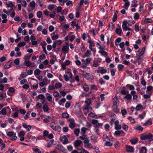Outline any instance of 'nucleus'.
<instances>
[{"mask_svg": "<svg viewBox=\"0 0 153 153\" xmlns=\"http://www.w3.org/2000/svg\"><path fill=\"white\" fill-rule=\"evenodd\" d=\"M54 5L53 4H51L48 6V9L50 10L53 9L54 8Z\"/></svg>", "mask_w": 153, "mask_h": 153, "instance_id": "nucleus-62", "label": "nucleus"}, {"mask_svg": "<svg viewBox=\"0 0 153 153\" xmlns=\"http://www.w3.org/2000/svg\"><path fill=\"white\" fill-rule=\"evenodd\" d=\"M84 110H88V111L90 110H91L92 109V108L89 105H85L83 106V108Z\"/></svg>", "mask_w": 153, "mask_h": 153, "instance_id": "nucleus-17", "label": "nucleus"}, {"mask_svg": "<svg viewBox=\"0 0 153 153\" xmlns=\"http://www.w3.org/2000/svg\"><path fill=\"white\" fill-rule=\"evenodd\" d=\"M14 63L16 65H18L19 64V59L17 58L14 61Z\"/></svg>", "mask_w": 153, "mask_h": 153, "instance_id": "nucleus-46", "label": "nucleus"}, {"mask_svg": "<svg viewBox=\"0 0 153 153\" xmlns=\"http://www.w3.org/2000/svg\"><path fill=\"white\" fill-rule=\"evenodd\" d=\"M128 24V22L124 20L123 21L122 26L124 31H126V28L127 27V25Z\"/></svg>", "mask_w": 153, "mask_h": 153, "instance_id": "nucleus-12", "label": "nucleus"}, {"mask_svg": "<svg viewBox=\"0 0 153 153\" xmlns=\"http://www.w3.org/2000/svg\"><path fill=\"white\" fill-rule=\"evenodd\" d=\"M79 132L80 130L79 129H76L74 131V133L77 136L79 135Z\"/></svg>", "mask_w": 153, "mask_h": 153, "instance_id": "nucleus-43", "label": "nucleus"}, {"mask_svg": "<svg viewBox=\"0 0 153 153\" xmlns=\"http://www.w3.org/2000/svg\"><path fill=\"white\" fill-rule=\"evenodd\" d=\"M46 94H48V95L47 97V100L49 102H52V98L51 95L50 94L48 93Z\"/></svg>", "mask_w": 153, "mask_h": 153, "instance_id": "nucleus-27", "label": "nucleus"}, {"mask_svg": "<svg viewBox=\"0 0 153 153\" xmlns=\"http://www.w3.org/2000/svg\"><path fill=\"white\" fill-rule=\"evenodd\" d=\"M135 129L136 130H139L141 131L143 130V128L140 126H137L135 128Z\"/></svg>", "mask_w": 153, "mask_h": 153, "instance_id": "nucleus-31", "label": "nucleus"}, {"mask_svg": "<svg viewBox=\"0 0 153 153\" xmlns=\"http://www.w3.org/2000/svg\"><path fill=\"white\" fill-rule=\"evenodd\" d=\"M6 5L8 7H10L12 10H13V9L12 8L14 7V5L11 2H9L8 4L6 3Z\"/></svg>", "mask_w": 153, "mask_h": 153, "instance_id": "nucleus-26", "label": "nucleus"}, {"mask_svg": "<svg viewBox=\"0 0 153 153\" xmlns=\"http://www.w3.org/2000/svg\"><path fill=\"white\" fill-rule=\"evenodd\" d=\"M38 98L40 100H43L45 98L44 95L42 94H40L38 95Z\"/></svg>", "mask_w": 153, "mask_h": 153, "instance_id": "nucleus-42", "label": "nucleus"}, {"mask_svg": "<svg viewBox=\"0 0 153 153\" xmlns=\"http://www.w3.org/2000/svg\"><path fill=\"white\" fill-rule=\"evenodd\" d=\"M69 39L70 41L72 42L75 38L76 37L75 35H73L71 36H69Z\"/></svg>", "mask_w": 153, "mask_h": 153, "instance_id": "nucleus-44", "label": "nucleus"}, {"mask_svg": "<svg viewBox=\"0 0 153 153\" xmlns=\"http://www.w3.org/2000/svg\"><path fill=\"white\" fill-rule=\"evenodd\" d=\"M56 148L58 150L63 152H65V148L61 144L57 145Z\"/></svg>", "mask_w": 153, "mask_h": 153, "instance_id": "nucleus-7", "label": "nucleus"}, {"mask_svg": "<svg viewBox=\"0 0 153 153\" xmlns=\"http://www.w3.org/2000/svg\"><path fill=\"white\" fill-rule=\"evenodd\" d=\"M43 29V27L41 25H39L37 28V30L38 31H41Z\"/></svg>", "mask_w": 153, "mask_h": 153, "instance_id": "nucleus-64", "label": "nucleus"}, {"mask_svg": "<svg viewBox=\"0 0 153 153\" xmlns=\"http://www.w3.org/2000/svg\"><path fill=\"white\" fill-rule=\"evenodd\" d=\"M117 67L119 70L120 71L123 68L124 66L122 65L119 64L118 65Z\"/></svg>", "mask_w": 153, "mask_h": 153, "instance_id": "nucleus-50", "label": "nucleus"}, {"mask_svg": "<svg viewBox=\"0 0 153 153\" xmlns=\"http://www.w3.org/2000/svg\"><path fill=\"white\" fill-rule=\"evenodd\" d=\"M105 144L107 146H112V143L109 142V141H107L106 142Z\"/></svg>", "mask_w": 153, "mask_h": 153, "instance_id": "nucleus-45", "label": "nucleus"}, {"mask_svg": "<svg viewBox=\"0 0 153 153\" xmlns=\"http://www.w3.org/2000/svg\"><path fill=\"white\" fill-rule=\"evenodd\" d=\"M58 36L57 35H55L53 36H52L51 37L52 39L53 40H55L57 39L58 38Z\"/></svg>", "mask_w": 153, "mask_h": 153, "instance_id": "nucleus-56", "label": "nucleus"}, {"mask_svg": "<svg viewBox=\"0 0 153 153\" xmlns=\"http://www.w3.org/2000/svg\"><path fill=\"white\" fill-rule=\"evenodd\" d=\"M99 53L101 54L102 55L105 56V57L108 56V53L105 51V49L103 48L100 49Z\"/></svg>", "mask_w": 153, "mask_h": 153, "instance_id": "nucleus-8", "label": "nucleus"}, {"mask_svg": "<svg viewBox=\"0 0 153 153\" xmlns=\"http://www.w3.org/2000/svg\"><path fill=\"white\" fill-rule=\"evenodd\" d=\"M26 43L25 42H19L17 45L18 47L20 48L22 46H24L25 45Z\"/></svg>", "mask_w": 153, "mask_h": 153, "instance_id": "nucleus-29", "label": "nucleus"}, {"mask_svg": "<svg viewBox=\"0 0 153 153\" xmlns=\"http://www.w3.org/2000/svg\"><path fill=\"white\" fill-rule=\"evenodd\" d=\"M126 150L129 152H133L134 151V148L132 146H127L126 147Z\"/></svg>", "mask_w": 153, "mask_h": 153, "instance_id": "nucleus-9", "label": "nucleus"}, {"mask_svg": "<svg viewBox=\"0 0 153 153\" xmlns=\"http://www.w3.org/2000/svg\"><path fill=\"white\" fill-rule=\"evenodd\" d=\"M130 4V3L129 1L126 2L124 5V8H125L126 10H127Z\"/></svg>", "mask_w": 153, "mask_h": 153, "instance_id": "nucleus-23", "label": "nucleus"}, {"mask_svg": "<svg viewBox=\"0 0 153 153\" xmlns=\"http://www.w3.org/2000/svg\"><path fill=\"white\" fill-rule=\"evenodd\" d=\"M7 135L8 136L12 137L14 135V132L13 131H9L7 133Z\"/></svg>", "mask_w": 153, "mask_h": 153, "instance_id": "nucleus-41", "label": "nucleus"}, {"mask_svg": "<svg viewBox=\"0 0 153 153\" xmlns=\"http://www.w3.org/2000/svg\"><path fill=\"white\" fill-rule=\"evenodd\" d=\"M65 98H63L60 100L59 102L58 103L60 105H61L63 103L65 102Z\"/></svg>", "mask_w": 153, "mask_h": 153, "instance_id": "nucleus-39", "label": "nucleus"}, {"mask_svg": "<svg viewBox=\"0 0 153 153\" xmlns=\"http://www.w3.org/2000/svg\"><path fill=\"white\" fill-rule=\"evenodd\" d=\"M84 143L88 147H89L91 144L89 143V140L88 139L85 140L84 141Z\"/></svg>", "mask_w": 153, "mask_h": 153, "instance_id": "nucleus-24", "label": "nucleus"}, {"mask_svg": "<svg viewBox=\"0 0 153 153\" xmlns=\"http://www.w3.org/2000/svg\"><path fill=\"white\" fill-rule=\"evenodd\" d=\"M43 109L44 112H48L49 110V108L48 105H44L43 106Z\"/></svg>", "mask_w": 153, "mask_h": 153, "instance_id": "nucleus-25", "label": "nucleus"}, {"mask_svg": "<svg viewBox=\"0 0 153 153\" xmlns=\"http://www.w3.org/2000/svg\"><path fill=\"white\" fill-rule=\"evenodd\" d=\"M40 71L39 69H37L35 70L34 71V74L35 75H39L40 74Z\"/></svg>", "mask_w": 153, "mask_h": 153, "instance_id": "nucleus-38", "label": "nucleus"}, {"mask_svg": "<svg viewBox=\"0 0 153 153\" xmlns=\"http://www.w3.org/2000/svg\"><path fill=\"white\" fill-rule=\"evenodd\" d=\"M128 119L130 120L131 123H135L134 119L132 118L131 117H129Z\"/></svg>", "mask_w": 153, "mask_h": 153, "instance_id": "nucleus-54", "label": "nucleus"}, {"mask_svg": "<svg viewBox=\"0 0 153 153\" xmlns=\"http://www.w3.org/2000/svg\"><path fill=\"white\" fill-rule=\"evenodd\" d=\"M87 130V128L85 127H83L82 128L81 133L82 134H84Z\"/></svg>", "mask_w": 153, "mask_h": 153, "instance_id": "nucleus-36", "label": "nucleus"}, {"mask_svg": "<svg viewBox=\"0 0 153 153\" xmlns=\"http://www.w3.org/2000/svg\"><path fill=\"white\" fill-rule=\"evenodd\" d=\"M91 54V52L89 50H88L85 53L84 55L82 56L83 58H85L86 57H89Z\"/></svg>", "mask_w": 153, "mask_h": 153, "instance_id": "nucleus-16", "label": "nucleus"}, {"mask_svg": "<svg viewBox=\"0 0 153 153\" xmlns=\"http://www.w3.org/2000/svg\"><path fill=\"white\" fill-rule=\"evenodd\" d=\"M12 64V61H9L4 65V69H8L10 68Z\"/></svg>", "mask_w": 153, "mask_h": 153, "instance_id": "nucleus-10", "label": "nucleus"}, {"mask_svg": "<svg viewBox=\"0 0 153 153\" xmlns=\"http://www.w3.org/2000/svg\"><path fill=\"white\" fill-rule=\"evenodd\" d=\"M152 124V122L151 119H149L146 121V123L143 125L144 126H150Z\"/></svg>", "mask_w": 153, "mask_h": 153, "instance_id": "nucleus-20", "label": "nucleus"}, {"mask_svg": "<svg viewBox=\"0 0 153 153\" xmlns=\"http://www.w3.org/2000/svg\"><path fill=\"white\" fill-rule=\"evenodd\" d=\"M22 126L25 128L27 129L28 131H29L31 128V126H30L27 125L25 123H23Z\"/></svg>", "mask_w": 153, "mask_h": 153, "instance_id": "nucleus-13", "label": "nucleus"}, {"mask_svg": "<svg viewBox=\"0 0 153 153\" xmlns=\"http://www.w3.org/2000/svg\"><path fill=\"white\" fill-rule=\"evenodd\" d=\"M92 123L94 125V127L95 128H98L102 125V123H99L98 120H92Z\"/></svg>", "mask_w": 153, "mask_h": 153, "instance_id": "nucleus-3", "label": "nucleus"}, {"mask_svg": "<svg viewBox=\"0 0 153 153\" xmlns=\"http://www.w3.org/2000/svg\"><path fill=\"white\" fill-rule=\"evenodd\" d=\"M131 95L130 94H128L124 97V99H126L128 100H131Z\"/></svg>", "mask_w": 153, "mask_h": 153, "instance_id": "nucleus-32", "label": "nucleus"}, {"mask_svg": "<svg viewBox=\"0 0 153 153\" xmlns=\"http://www.w3.org/2000/svg\"><path fill=\"white\" fill-rule=\"evenodd\" d=\"M140 139L142 140H153V135L151 133L145 135L142 134L140 137Z\"/></svg>", "mask_w": 153, "mask_h": 153, "instance_id": "nucleus-1", "label": "nucleus"}, {"mask_svg": "<svg viewBox=\"0 0 153 153\" xmlns=\"http://www.w3.org/2000/svg\"><path fill=\"white\" fill-rule=\"evenodd\" d=\"M103 140L106 142L109 141L110 140L109 138L108 137V136L105 135H103Z\"/></svg>", "mask_w": 153, "mask_h": 153, "instance_id": "nucleus-35", "label": "nucleus"}, {"mask_svg": "<svg viewBox=\"0 0 153 153\" xmlns=\"http://www.w3.org/2000/svg\"><path fill=\"white\" fill-rule=\"evenodd\" d=\"M30 56V55H28L25 56L24 58L25 61H26L27 60H29Z\"/></svg>", "mask_w": 153, "mask_h": 153, "instance_id": "nucleus-55", "label": "nucleus"}, {"mask_svg": "<svg viewBox=\"0 0 153 153\" xmlns=\"http://www.w3.org/2000/svg\"><path fill=\"white\" fill-rule=\"evenodd\" d=\"M142 107V105L140 104H138L137 105L136 107V109L137 111L140 110Z\"/></svg>", "mask_w": 153, "mask_h": 153, "instance_id": "nucleus-53", "label": "nucleus"}, {"mask_svg": "<svg viewBox=\"0 0 153 153\" xmlns=\"http://www.w3.org/2000/svg\"><path fill=\"white\" fill-rule=\"evenodd\" d=\"M152 89H153V87L151 86H149L147 87V91H151Z\"/></svg>", "mask_w": 153, "mask_h": 153, "instance_id": "nucleus-63", "label": "nucleus"}, {"mask_svg": "<svg viewBox=\"0 0 153 153\" xmlns=\"http://www.w3.org/2000/svg\"><path fill=\"white\" fill-rule=\"evenodd\" d=\"M50 127L55 131H61V127L55 123L51 122L50 123Z\"/></svg>", "mask_w": 153, "mask_h": 153, "instance_id": "nucleus-2", "label": "nucleus"}, {"mask_svg": "<svg viewBox=\"0 0 153 153\" xmlns=\"http://www.w3.org/2000/svg\"><path fill=\"white\" fill-rule=\"evenodd\" d=\"M1 17L2 19H3L2 20V22L4 23H6L7 21V19H6L7 17V15L4 14H3L1 15Z\"/></svg>", "mask_w": 153, "mask_h": 153, "instance_id": "nucleus-15", "label": "nucleus"}, {"mask_svg": "<svg viewBox=\"0 0 153 153\" xmlns=\"http://www.w3.org/2000/svg\"><path fill=\"white\" fill-rule=\"evenodd\" d=\"M86 105H90L91 104V100L90 98H87L85 101Z\"/></svg>", "mask_w": 153, "mask_h": 153, "instance_id": "nucleus-21", "label": "nucleus"}, {"mask_svg": "<svg viewBox=\"0 0 153 153\" xmlns=\"http://www.w3.org/2000/svg\"><path fill=\"white\" fill-rule=\"evenodd\" d=\"M70 122L69 126L70 127L73 129L76 126V123H75V121L74 119L70 118L69 120Z\"/></svg>", "mask_w": 153, "mask_h": 153, "instance_id": "nucleus-4", "label": "nucleus"}, {"mask_svg": "<svg viewBox=\"0 0 153 153\" xmlns=\"http://www.w3.org/2000/svg\"><path fill=\"white\" fill-rule=\"evenodd\" d=\"M83 88L85 91L87 92L89 90V88L87 85L85 84L83 86Z\"/></svg>", "mask_w": 153, "mask_h": 153, "instance_id": "nucleus-30", "label": "nucleus"}, {"mask_svg": "<svg viewBox=\"0 0 153 153\" xmlns=\"http://www.w3.org/2000/svg\"><path fill=\"white\" fill-rule=\"evenodd\" d=\"M42 13L41 11H39L37 13V16L39 18H40L42 17Z\"/></svg>", "mask_w": 153, "mask_h": 153, "instance_id": "nucleus-40", "label": "nucleus"}, {"mask_svg": "<svg viewBox=\"0 0 153 153\" xmlns=\"http://www.w3.org/2000/svg\"><path fill=\"white\" fill-rule=\"evenodd\" d=\"M62 140L63 141V144H66L68 143V138L66 137L65 136H64L62 137Z\"/></svg>", "mask_w": 153, "mask_h": 153, "instance_id": "nucleus-11", "label": "nucleus"}, {"mask_svg": "<svg viewBox=\"0 0 153 153\" xmlns=\"http://www.w3.org/2000/svg\"><path fill=\"white\" fill-rule=\"evenodd\" d=\"M62 86V84L60 82L56 83L55 85V87L56 88H59Z\"/></svg>", "mask_w": 153, "mask_h": 153, "instance_id": "nucleus-33", "label": "nucleus"}, {"mask_svg": "<svg viewBox=\"0 0 153 153\" xmlns=\"http://www.w3.org/2000/svg\"><path fill=\"white\" fill-rule=\"evenodd\" d=\"M66 44V45H64L63 46L62 49V51H63L66 52L68 53L69 51V44L66 42L65 43Z\"/></svg>", "mask_w": 153, "mask_h": 153, "instance_id": "nucleus-6", "label": "nucleus"}, {"mask_svg": "<svg viewBox=\"0 0 153 153\" xmlns=\"http://www.w3.org/2000/svg\"><path fill=\"white\" fill-rule=\"evenodd\" d=\"M8 91L11 93H13L15 91V89L13 87H11L9 88Z\"/></svg>", "mask_w": 153, "mask_h": 153, "instance_id": "nucleus-58", "label": "nucleus"}, {"mask_svg": "<svg viewBox=\"0 0 153 153\" xmlns=\"http://www.w3.org/2000/svg\"><path fill=\"white\" fill-rule=\"evenodd\" d=\"M59 95V93L57 91L54 92L53 94V96L55 97H58Z\"/></svg>", "mask_w": 153, "mask_h": 153, "instance_id": "nucleus-52", "label": "nucleus"}, {"mask_svg": "<svg viewBox=\"0 0 153 153\" xmlns=\"http://www.w3.org/2000/svg\"><path fill=\"white\" fill-rule=\"evenodd\" d=\"M113 106L118 107L119 101L117 97L115 96L113 99Z\"/></svg>", "mask_w": 153, "mask_h": 153, "instance_id": "nucleus-5", "label": "nucleus"}, {"mask_svg": "<svg viewBox=\"0 0 153 153\" xmlns=\"http://www.w3.org/2000/svg\"><path fill=\"white\" fill-rule=\"evenodd\" d=\"M88 80L90 78L92 79L91 76H90V74L88 73L85 74L83 75Z\"/></svg>", "mask_w": 153, "mask_h": 153, "instance_id": "nucleus-22", "label": "nucleus"}, {"mask_svg": "<svg viewBox=\"0 0 153 153\" xmlns=\"http://www.w3.org/2000/svg\"><path fill=\"white\" fill-rule=\"evenodd\" d=\"M91 60V59L90 58H88L86 59L85 61L86 63L87 64H89L90 63Z\"/></svg>", "mask_w": 153, "mask_h": 153, "instance_id": "nucleus-59", "label": "nucleus"}, {"mask_svg": "<svg viewBox=\"0 0 153 153\" xmlns=\"http://www.w3.org/2000/svg\"><path fill=\"white\" fill-rule=\"evenodd\" d=\"M30 7L32 8H34L35 6V3L34 1H32L30 2L29 3Z\"/></svg>", "mask_w": 153, "mask_h": 153, "instance_id": "nucleus-34", "label": "nucleus"}, {"mask_svg": "<svg viewBox=\"0 0 153 153\" xmlns=\"http://www.w3.org/2000/svg\"><path fill=\"white\" fill-rule=\"evenodd\" d=\"M113 110L116 113H118L119 112L120 110L118 108V107H115L114 106H113Z\"/></svg>", "mask_w": 153, "mask_h": 153, "instance_id": "nucleus-37", "label": "nucleus"}, {"mask_svg": "<svg viewBox=\"0 0 153 153\" xmlns=\"http://www.w3.org/2000/svg\"><path fill=\"white\" fill-rule=\"evenodd\" d=\"M138 141V139L137 138H136L135 139L133 140H131L130 141L131 143L132 144H135Z\"/></svg>", "mask_w": 153, "mask_h": 153, "instance_id": "nucleus-51", "label": "nucleus"}, {"mask_svg": "<svg viewBox=\"0 0 153 153\" xmlns=\"http://www.w3.org/2000/svg\"><path fill=\"white\" fill-rule=\"evenodd\" d=\"M139 15L138 13H136L135 14L134 16V19L135 20H137L139 18Z\"/></svg>", "mask_w": 153, "mask_h": 153, "instance_id": "nucleus-49", "label": "nucleus"}, {"mask_svg": "<svg viewBox=\"0 0 153 153\" xmlns=\"http://www.w3.org/2000/svg\"><path fill=\"white\" fill-rule=\"evenodd\" d=\"M107 72V70L105 69H102L100 71V73L101 74L106 73Z\"/></svg>", "mask_w": 153, "mask_h": 153, "instance_id": "nucleus-61", "label": "nucleus"}, {"mask_svg": "<svg viewBox=\"0 0 153 153\" xmlns=\"http://www.w3.org/2000/svg\"><path fill=\"white\" fill-rule=\"evenodd\" d=\"M68 128L67 127H64L63 128V131L64 132H66L68 131Z\"/></svg>", "mask_w": 153, "mask_h": 153, "instance_id": "nucleus-60", "label": "nucleus"}, {"mask_svg": "<svg viewBox=\"0 0 153 153\" xmlns=\"http://www.w3.org/2000/svg\"><path fill=\"white\" fill-rule=\"evenodd\" d=\"M82 143V141L80 140H76L74 143V146L76 147H77L79 146Z\"/></svg>", "mask_w": 153, "mask_h": 153, "instance_id": "nucleus-14", "label": "nucleus"}, {"mask_svg": "<svg viewBox=\"0 0 153 153\" xmlns=\"http://www.w3.org/2000/svg\"><path fill=\"white\" fill-rule=\"evenodd\" d=\"M147 151V149L146 147H142L140 149V153H146Z\"/></svg>", "mask_w": 153, "mask_h": 153, "instance_id": "nucleus-19", "label": "nucleus"}, {"mask_svg": "<svg viewBox=\"0 0 153 153\" xmlns=\"http://www.w3.org/2000/svg\"><path fill=\"white\" fill-rule=\"evenodd\" d=\"M69 115L67 113H63L62 114V117L64 118H68L69 117Z\"/></svg>", "mask_w": 153, "mask_h": 153, "instance_id": "nucleus-28", "label": "nucleus"}, {"mask_svg": "<svg viewBox=\"0 0 153 153\" xmlns=\"http://www.w3.org/2000/svg\"><path fill=\"white\" fill-rule=\"evenodd\" d=\"M22 6L24 7H26L27 3L25 0L23 1H22Z\"/></svg>", "mask_w": 153, "mask_h": 153, "instance_id": "nucleus-57", "label": "nucleus"}, {"mask_svg": "<svg viewBox=\"0 0 153 153\" xmlns=\"http://www.w3.org/2000/svg\"><path fill=\"white\" fill-rule=\"evenodd\" d=\"M117 14H116V13H114L113 16V18H112L113 21L114 22H115L117 20Z\"/></svg>", "mask_w": 153, "mask_h": 153, "instance_id": "nucleus-48", "label": "nucleus"}, {"mask_svg": "<svg viewBox=\"0 0 153 153\" xmlns=\"http://www.w3.org/2000/svg\"><path fill=\"white\" fill-rule=\"evenodd\" d=\"M122 29L120 27L116 28L115 32L119 36H121L122 33Z\"/></svg>", "mask_w": 153, "mask_h": 153, "instance_id": "nucleus-18", "label": "nucleus"}, {"mask_svg": "<svg viewBox=\"0 0 153 153\" xmlns=\"http://www.w3.org/2000/svg\"><path fill=\"white\" fill-rule=\"evenodd\" d=\"M1 112L3 115H4L6 114L7 113L6 109L5 108H2L1 111Z\"/></svg>", "mask_w": 153, "mask_h": 153, "instance_id": "nucleus-47", "label": "nucleus"}]
</instances>
